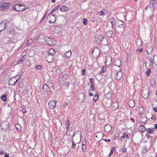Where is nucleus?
I'll list each match as a JSON object with an SVG mask.
<instances>
[{"instance_id": "nucleus-54", "label": "nucleus", "mask_w": 157, "mask_h": 157, "mask_svg": "<svg viewBox=\"0 0 157 157\" xmlns=\"http://www.w3.org/2000/svg\"><path fill=\"white\" fill-rule=\"evenodd\" d=\"M154 3V0H150V5H152V6H153Z\"/></svg>"}, {"instance_id": "nucleus-37", "label": "nucleus", "mask_w": 157, "mask_h": 157, "mask_svg": "<svg viewBox=\"0 0 157 157\" xmlns=\"http://www.w3.org/2000/svg\"><path fill=\"white\" fill-rule=\"evenodd\" d=\"M98 96L99 95L98 94H96L93 97V101H96L97 100Z\"/></svg>"}, {"instance_id": "nucleus-52", "label": "nucleus", "mask_w": 157, "mask_h": 157, "mask_svg": "<svg viewBox=\"0 0 157 157\" xmlns=\"http://www.w3.org/2000/svg\"><path fill=\"white\" fill-rule=\"evenodd\" d=\"M99 50H100L98 48H96L93 50L92 53H93L94 52H96V51H98L99 53Z\"/></svg>"}, {"instance_id": "nucleus-13", "label": "nucleus", "mask_w": 157, "mask_h": 157, "mask_svg": "<svg viewBox=\"0 0 157 157\" xmlns=\"http://www.w3.org/2000/svg\"><path fill=\"white\" fill-rule=\"evenodd\" d=\"M53 56H52L48 55L46 57L45 60L48 63H52L53 62Z\"/></svg>"}, {"instance_id": "nucleus-33", "label": "nucleus", "mask_w": 157, "mask_h": 157, "mask_svg": "<svg viewBox=\"0 0 157 157\" xmlns=\"http://www.w3.org/2000/svg\"><path fill=\"white\" fill-rule=\"evenodd\" d=\"M147 121V118L146 117H142L141 120V122L142 123H144V124H145Z\"/></svg>"}, {"instance_id": "nucleus-59", "label": "nucleus", "mask_w": 157, "mask_h": 157, "mask_svg": "<svg viewBox=\"0 0 157 157\" xmlns=\"http://www.w3.org/2000/svg\"><path fill=\"white\" fill-rule=\"evenodd\" d=\"M86 70L84 69H83L82 70V75H84L86 74Z\"/></svg>"}, {"instance_id": "nucleus-30", "label": "nucleus", "mask_w": 157, "mask_h": 157, "mask_svg": "<svg viewBox=\"0 0 157 157\" xmlns=\"http://www.w3.org/2000/svg\"><path fill=\"white\" fill-rule=\"evenodd\" d=\"M71 51H68L64 55L67 58H68L71 56Z\"/></svg>"}, {"instance_id": "nucleus-2", "label": "nucleus", "mask_w": 157, "mask_h": 157, "mask_svg": "<svg viewBox=\"0 0 157 157\" xmlns=\"http://www.w3.org/2000/svg\"><path fill=\"white\" fill-rule=\"evenodd\" d=\"M44 40L46 43L48 44L51 46H54L56 44V41L55 39L50 37H45Z\"/></svg>"}, {"instance_id": "nucleus-50", "label": "nucleus", "mask_w": 157, "mask_h": 157, "mask_svg": "<svg viewBox=\"0 0 157 157\" xmlns=\"http://www.w3.org/2000/svg\"><path fill=\"white\" fill-rule=\"evenodd\" d=\"M56 72L58 73L59 75H61L62 74V72H61V70L59 68L57 69L56 70Z\"/></svg>"}, {"instance_id": "nucleus-9", "label": "nucleus", "mask_w": 157, "mask_h": 157, "mask_svg": "<svg viewBox=\"0 0 157 157\" xmlns=\"http://www.w3.org/2000/svg\"><path fill=\"white\" fill-rule=\"evenodd\" d=\"M56 101L51 100L48 103V106L51 109H54L56 106Z\"/></svg>"}, {"instance_id": "nucleus-11", "label": "nucleus", "mask_w": 157, "mask_h": 157, "mask_svg": "<svg viewBox=\"0 0 157 157\" xmlns=\"http://www.w3.org/2000/svg\"><path fill=\"white\" fill-rule=\"evenodd\" d=\"M106 60L105 61V64L106 66H109L111 63L112 60V57L109 56H107L106 58Z\"/></svg>"}, {"instance_id": "nucleus-44", "label": "nucleus", "mask_w": 157, "mask_h": 157, "mask_svg": "<svg viewBox=\"0 0 157 157\" xmlns=\"http://www.w3.org/2000/svg\"><path fill=\"white\" fill-rule=\"evenodd\" d=\"M35 68L36 70H40L42 69V66L41 65H38L35 67Z\"/></svg>"}, {"instance_id": "nucleus-51", "label": "nucleus", "mask_w": 157, "mask_h": 157, "mask_svg": "<svg viewBox=\"0 0 157 157\" xmlns=\"http://www.w3.org/2000/svg\"><path fill=\"white\" fill-rule=\"evenodd\" d=\"M94 85H91L90 87V89H91V90L92 91H94L95 90V88L94 87Z\"/></svg>"}, {"instance_id": "nucleus-57", "label": "nucleus", "mask_w": 157, "mask_h": 157, "mask_svg": "<svg viewBox=\"0 0 157 157\" xmlns=\"http://www.w3.org/2000/svg\"><path fill=\"white\" fill-rule=\"evenodd\" d=\"M52 15L53 16V17L54 18V21H52L51 20H50L49 21V22L50 23H54L55 21L56 18H55V16L53 15L52 14Z\"/></svg>"}, {"instance_id": "nucleus-34", "label": "nucleus", "mask_w": 157, "mask_h": 157, "mask_svg": "<svg viewBox=\"0 0 157 157\" xmlns=\"http://www.w3.org/2000/svg\"><path fill=\"white\" fill-rule=\"evenodd\" d=\"M60 10L63 12H67V7L65 6H63L60 9Z\"/></svg>"}, {"instance_id": "nucleus-8", "label": "nucleus", "mask_w": 157, "mask_h": 157, "mask_svg": "<svg viewBox=\"0 0 157 157\" xmlns=\"http://www.w3.org/2000/svg\"><path fill=\"white\" fill-rule=\"evenodd\" d=\"M115 75L117 79L119 80L122 76V74L121 71V70L120 71H114Z\"/></svg>"}, {"instance_id": "nucleus-63", "label": "nucleus", "mask_w": 157, "mask_h": 157, "mask_svg": "<svg viewBox=\"0 0 157 157\" xmlns=\"http://www.w3.org/2000/svg\"><path fill=\"white\" fill-rule=\"evenodd\" d=\"M151 118L152 119H153L154 120H155L156 118L155 116V115H153L152 116Z\"/></svg>"}, {"instance_id": "nucleus-40", "label": "nucleus", "mask_w": 157, "mask_h": 157, "mask_svg": "<svg viewBox=\"0 0 157 157\" xmlns=\"http://www.w3.org/2000/svg\"><path fill=\"white\" fill-rule=\"evenodd\" d=\"M142 43L141 40L139 39H137L136 41V44L137 45H140Z\"/></svg>"}, {"instance_id": "nucleus-58", "label": "nucleus", "mask_w": 157, "mask_h": 157, "mask_svg": "<svg viewBox=\"0 0 157 157\" xmlns=\"http://www.w3.org/2000/svg\"><path fill=\"white\" fill-rule=\"evenodd\" d=\"M70 83L68 82H66L65 83L64 85L65 87H67L69 86Z\"/></svg>"}, {"instance_id": "nucleus-60", "label": "nucleus", "mask_w": 157, "mask_h": 157, "mask_svg": "<svg viewBox=\"0 0 157 157\" xmlns=\"http://www.w3.org/2000/svg\"><path fill=\"white\" fill-rule=\"evenodd\" d=\"M68 102H65L63 103V105L64 107H65L67 106V105H68Z\"/></svg>"}, {"instance_id": "nucleus-19", "label": "nucleus", "mask_w": 157, "mask_h": 157, "mask_svg": "<svg viewBox=\"0 0 157 157\" xmlns=\"http://www.w3.org/2000/svg\"><path fill=\"white\" fill-rule=\"evenodd\" d=\"M111 106L113 108L117 109L118 107V104L117 101H115L112 104Z\"/></svg>"}, {"instance_id": "nucleus-15", "label": "nucleus", "mask_w": 157, "mask_h": 157, "mask_svg": "<svg viewBox=\"0 0 157 157\" xmlns=\"http://www.w3.org/2000/svg\"><path fill=\"white\" fill-rule=\"evenodd\" d=\"M128 104L130 108H133L135 105V103L134 101L131 99L128 102Z\"/></svg>"}, {"instance_id": "nucleus-7", "label": "nucleus", "mask_w": 157, "mask_h": 157, "mask_svg": "<svg viewBox=\"0 0 157 157\" xmlns=\"http://www.w3.org/2000/svg\"><path fill=\"white\" fill-rule=\"evenodd\" d=\"M147 59H148V61H147L145 62V64L146 67H147L146 64H148L150 68H153V64L154 63L153 61L149 57H147Z\"/></svg>"}, {"instance_id": "nucleus-38", "label": "nucleus", "mask_w": 157, "mask_h": 157, "mask_svg": "<svg viewBox=\"0 0 157 157\" xmlns=\"http://www.w3.org/2000/svg\"><path fill=\"white\" fill-rule=\"evenodd\" d=\"M47 85L48 86V87H49V90L51 89H53V87L54 86V85L52 83H49Z\"/></svg>"}, {"instance_id": "nucleus-20", "label": "nucleus", "mask_w": 157, "mask_h": 157, "mask_svg": "<svg viewBox=\"0 0 157 157\" xmlns=\"http://www.w3.org/2000/svg\"><path fill=\"white\" fill-rule=\"evenodd\" d=\"M48 53L49 55L54 56L55 54V52L54 49L51 48L49 49V50L48 51Z\"/></svg>"}, {"instance_id": "nucleus-10", "label": "nucleus", "mask_w": 157, "mask_h": 157, "mask_svg": "<svg viewBox=\"0 0 157 157\" xmlns=\"http://www.w3.org/2000/svg\"><path fill=\"white\" fill-rule=\"evenodd\" d=\"M18 79H16L15 77L11 78L9 80V84L10 85H13L17 82Z\"/></svg>"}, {"instance_id": "nucleus-18", "label": "nucleus", "mask_w": 157, "mask_h": 157, "mask_svg": "<svg viewBox=\"0 0 157 157\" xmlns=\"http://www.w3.org/2000/svg\"><path fill=\"white\" fill-rule=\"evenodd\" d=\"M99 14L101 16L104 15L107 13V11L106 9H103L101 11L99 12Z\"/></svg>"}, {"instance_id": "nucleus-45", "label": "nucleus", "mask_w": 157, "mask_h": 157, "mask_svg": "<svg viewBox=\"0 0 157 157\" xmlns=\"http://www.w3.org/2000/svg\"><path fill=\"white\" fill-rule=\"evenodd\" d=\"M16 128L18 130H20L21 128V126L18 124H17L15 125Z\"/></svg>"}, {"instance_id": "nucleus-28", "label": "nucleus", "mask_w": 157, "mask_h": 157, "mask_svg": "<svg viewBox=\"0 0 157 157\" xmlns=\"http://www.w3.org/2000/svg\"><path fill=\"white\" fill-rule=\"evenodd\" d=\"M146 52L148 54H151L152 52L153 48L152 47H151L150 48H146Z\"/></svg>"}, {"instance_id": "nucleus-55", "label": "nucleus", "mask_w": 157, "mask_h": 157, "mask_svg": "<svg viewBox=\"0 0 157 157\" xmlns=\"http://www.w3.org/2000/svg\"><path fill=\"white\" fill-rule=\"evenodd\" d=\"M23 60V58L21 59H20L17 62V63L18 64H21V62H22Z\"/></svg>"}, {"instance_id": "nucleus-24", "label": "nucleus", "mask_w": 157, "mask_h": 157, "mask_svg": "<svg viewBox=\"0 0 157 157\" xmlns=\"http://www.w3.org/2000/svg\"><path fill=\"white\" fill-rule=\"evenodd\" d=\"M116 63H117L118 65L114 66L113 67H116L117 66L118 67H120L121 64V60L119 59H118L116 60Z\"/></svg>"}, {"instance_id": "nucleus-36", "label": "nucleus", "mask_w": 157, "mask_h": 157, "mask_svg": "<svg viewBox=\"0 0 157 157\" xmlns=\"http://www.w3.org/2000/svg\"><path fill=\"white\" fill-rule=\"evenodd\" d=\"M106 67L105 66L101 68V71L100 73H103L105 72L106 71Z\"/></svg>"}, {"instance_id": "nucleus-22", "label": "nucleus", "mask_w": 157, "mask_h": 157, "mask_svg": "<svg viewBox=\"0 0 157 157\" xmlns=\"http://www.w3.org/2000/svg\"><path fill=\"white\" fill-rule=\"evenodd\" d=\"M60 30V28L58 26L56 27L53 29V32L56 33H59Z\"/></svg>"}, {"instance_id": "nucleus-39", "label": "nucleus", "mask_w": 157, "mask_h": 157, "mask_svg": "<svg viewBox=\"0 0 157 157\" xmlns=\"http://www.w3.org/2000/svg\"><path fill=\"white\" fill-rule=\"evenodd\" d=\"M119 25H118V27H121V28H123V21H119Z\"/></svg>"}, {"instance_id": "nucleus-1", "label": "nucleus", "mask_w": 157, "mask_h": 157, "mask_svg": "<svg viewBox=\"0 0 157 157\" xmlns=\"http://www.w3.org/2000/svg\"><path fill=\"white\" fill-rule=\"evenodd\" d=\"M13 10L16 11L20 12L25 10V7L23 4L18 3L13 6L12 7Z\"/></svg>"}, {"instance_id": "nucleus-62", "label": "nucleus", "mask_w": 157, "mask_h": 157, "mask_svg": "<svg viewBox=\"0 0 157 157\" xmlns=\"http://www.w3.org/2000/svg\"><path fill=\"white\" fill-rule=\"evenodd\" d=\"M103 140H105L106 142H110V140L109 139H103Z\"/></svg>"}, {"instance_id": "nucleus-14", "label": "nucleus", "mask_w": 157, "mask_h": 157, "mask_svg": "<svg viewBox=\"0 0 157 157\" xmlns=\"http://www.w3.org/2000/svg\"><path fill=\"white\" fill-rule=\"evenodd\" d=\"M149 91L147 90H145L142 91L141 94L143 98H147L148 96Z\"/></svg>"}, {"instance_id": "nucleus-26", "label": "nucleus", "mask_w": 157, "mask_h": 157, "mask_svg": "<svg viewBox=\"0 0 157 157\" xmlns=\"http://www.w3.org/2000/svg\"><path fill=\"white\" fill-rule=\"evenodd\" d=\"M113 32L112 31L109 30L107 32L106 35L109 37L112 38L113 36Z\"/></svg>"}, {"instance_id": "nucleus-41", "label": "nucleus", "mask_w": 157, "mask_h": 157, "mask_svg": "<svg viewBox=\"0 0 157 157\" xmlns=\"http://www.w3.org/2000/svg\"><path fill=\"white\" fill-rule=\"evenodd\" d=\"M147 71H146V73L147 76H148L151 73V70L148 68H147Z\"/></svg>"}, {"instance_id": "nucleus-4", "label": "nucleus", "mask_w": 157, "mask_h": 157, "mask_svg": "<svg viewBox=\"0 0 157 157\" xmlns=\"http://www.w3.org/2000/svg\"><path fill=\"white\" fill-rule=\"evenodd\" d=\"M10 4L6 2H2L0 3V9L4 11L10 6Z\"/></svg>"}, {"instance_id": "nucleus-64", "label": "nucleus", "mask_w": 157, "mask_h": 157, "mask_svg": "<svg viewBox=\"0 0 157 157\" xmlns=\"http://www.w3.org/2000/svg\"><path fill=\"white\" fill-rule=\"evenodd\" d=\"M153 109L155 111V112H157V107H153Z\"/></svg>"}, {"instance_id": "nucleus-47", "label": "nucleus", "mask_w": 157, "mask_h": 157, "mask_svg": "<svg viewBox=\"0 0 157 157\" xmlns=\"http://www.w3.org/2000/svg\"><path fill=\"white\" fill-rule=\"evenodd\" d=\"M1 99L3 101H5L7 100V98L6 96L5 95L1 97Z\"/></svg>"}, {"instance_id": "nucleus-25", "label": "nucleus", "mask_w": 157, "mask_h": 157, "mask_svg": "<svg viewBox=\"0 0 157 157\" xmlns=\"http://www.w3.org/2000/svg\"><path fill=\"white\" fill-rule=\"evenodd\" d=\"M112 93L111 92H109L108 93L106 94L105 97L108 99H109L112 98Z\"/></svg>"}, {"instance_id": "nucleus-12", "label": "nucleus", "mask_w": 157, "mask_h": 157, "mask_svg": "<svg viewBox=\"0 0 157 157\" xmlns=\"http://www.w3.org/2000/svg\"><path fill=\"white\" fill-rule=\"evenodd\" d=\"M1 126L2 127V128L8 129L9 128V123L7 121H5L1 123Z\"/></svg>"}, {"instance_id": "nucleus-61", "label": "nucleus", "mask_w": 157, "mask_h": 157, "mask_svg": "<svg viewBox=\"0 0 157 157\" xmlns=\"http://www.w3.org/2000/svg\"><path fill=\"white\" fill-rule=\"evenodd\" d=\"M142 48H140L139 49H137L136 50V52L139 53V52H141L142 51Z\"/></svg>"}, {"instance_id": "nucleus-32", "label": "nucleus", "mask_w": 157, "mask_h": 157, "mask_svg": "<svg viewBox=\"0 0 157 157\" xmlns=\"http://www.w3.org/2000/svg\"><path fill=\"white\" fill-rule=\"evenodd\" d=\"M65 124L66 125V128L67 129V131L68 130V128L69 126V121L68 120H67L66 121Z\"/></svg>"}, {"instance_id": "nucleus-3", "label": "nucleus", "mask_w": 157, "mask_h": 157, "mask_svg": "<svg viewBox=\"0 0 157 157\" xmlns=\"http://www.w3.org/2000/svg\"><path fill=\"white\" fill-rule=\"evenodd\" d=\"M75 134L72 138L71 140H72V147L73 148L75 147V143H78L79 142L80 140L81 136L79 135H76Z\"/></svg>"}, {"instance_id": "nucleus-17", "label": "nucleus", "mask_w": 157, "mask_h": 157, "mask_svg": "<svg viewBox=\"0 0 157 157\" xmlns=\"http://www.w3.org/2000/svg\"><path fill=\"white\" fill-rule=\"evenodd\" d=\"M140 132L144 133L146 130V128L144 125H140L138 127Z\"/></svg>"}, {"instance_id": "nucleus-21", "label": "nucleus", "mask_w": 157, "mask_h": 157, "mask_svg": "<svg viewBox=\"0 0 157 157\" xmlns=\"http://www.w3.org/2000/svg\"><path fill=\"white\" fill-rule=\"evenodd\" d=\"M43 89L45 92H48L50 91L49 87L47 84H44L43 86Z\"/></svg>"}, {"instance_id": "nucleus-53", "label": "nucleus", "mask_w": 157, "mask_h": 157, "mask_svg": "<svg viewBox=\"0 0 157 157\" xmlns=\"http://www.w3.org/2000/svg\"><path fill=\"white\" fill-rule=\"evenodd\" d=\"M87 20L86 18H84L83 20V24L84 25H86L87 24Z\"/></svg>"}, {"instance_id": "nucleus-6", "label": "nucleus", "mask_w": 157, "mask_h": 157, "mask_svg": "<svg viewBox=\"0 0 157 157\" xmlns=\"http://www.w3.org/2000/svg\"><path fill=\"white\" fill-rule=\"evenodd\" d=\"M85 98V96L83 93H80L78 94V102L81 103L84 101Z\"/></svg>"}, {"instance_id": "nucleus-49", "label": "nucleus", "mask_w": 157, "mask_h": 157, "mask_svg": "<svg viewBox=\"0 0 157 157\" xmlns=\"http://www.w3.org/2000/svg\"><path fill=\"white\" fill-rule=\"evenodd\" d=\"M127 148L125 147L121 148L120 150L122 151L123 152H125L127 151Z\"/></svg>"}, {"instance_id": "nucleus-16", "label": "nucleus", "mask_w": 157, "mask_h": 157, "mask_svg": "<svg viewBox=\"0 0 157 157\" xmlns=\"http://www.w3.org/2000/svg\"><path fill=\"white\" fill-rule=\"evenodd\" d=\"M112 129V127L109 124H106L105 127V130L106 132H109Z\"/></svg>"}, {"instance_id": "nucleus-42", "label": "nucleus", "mask_w": 157, "mask_h": 157, "mask_svg": "<svg viewBox=\"0 0 157 157\" xmlns=\"http://www.w3.org/2000/svg\"><path fill=\"white\" fill-rule=\"evenodd\" d=\"M128 134L126 133H124L121 136V137L122 138H128Z\"/></svg>"}, {"instance_id": "nucleus-56", "label": "nucleus", "mask_w": 157, "mask_h": 157, "mask_svg": "<svg viewBox=\"0 0 157 157\" xmlns=\"http://www.w3.org/2000/svg\"><path fill=\"white\" fill-rule=\"evenodd\" d=\"M93 79L91 78H90L89 79V81L90 82V83L91 84V85H93L94 82H93Z\"/></svg>"}, {"instance_id": "nucleus-29", "label": "nucleus", "mask_w": 157, "mask_h": 157, "mask_svg": "<svg viewBox=\"0 0 157 157\" xmlns=\"http://www.w3.org/2000/svg\"><path fill=\"white\" fill-rule=\"evenodd\" d=\"M4 25V22H2L0 23V32L2 31L5 29Z\"/></svg>"}, {"instance_id": "nucleus-43", "label": "nucleus", "mask_w": 157, "mask_h": 157, "mask_svg": "<svg viewBox=\"0 0 157 157\" xmlns=\"http://www.w3.org/2000/svg\"><path fill=\"white\" fill-rule=\"evenodd\" d=\"M59 7V6H56L51 11V13H53V12H54V11L58 9Z\"/></svg>"}, {"instance_id": "nucleus-46", "label": "nucleus", "mask_w": 157, "mask_h": 157, "mask_svg": "<svg viewBox=\"0 0 157 157\" xmlns=\"http://www.w3.org/2000/svg\"><path fill=\"white\" fill-rule=\"evenodd\" d=\"M86 145L85 144H82V149L83 151H85V149L86 148Z\"/></svg>"}, {"instance_id": "nucleus-27", "label": "nucleus", "mask_w": 157, "mask_h": 157, "mask_svg": "<svg viewBox=\"0 0 157 157\" xmlns=\"http://www.w3.org/2000/svg\"><path fill=\"white\" fill-rule=\"evenodd\" d=\"M34 40L32 39L28 40L26 43L27 45L29 46L30 44L34 42Z\"/></svg>"}, {"instance_id": "nucleus-23", "label": "nucleus", "mask_w": 157, "mask_h": 157, "mask_svg": "<svg viewBox=\"0 0 157 157\" xmlns=\"http://www.w3.org/2000/svg\"><path fill=\"white\" fill-rule=\"evenodd\" d=\"M146 130L148 133L150 134H151L154 133V129L153 128L151 127L147 128Z\"/></svg>"}, {"instance_id": "nucleus-35", "label": "nucleus", "mask_w": 157, "mask_h": 157, "mask_svg": "<svg viewBox=\"0 0 157 157\" xmlns=\"http://www.w3.org/2000/svg\"><path fill=\"white\" fill-rule=\"evenodd\" d=\"M153 61L154 64L157 63V55H155L153 57Z\"/></svg>"}, {"instance_id": "nucleus-48", "label": "nucleus", "mask_w": 157, "mask_h": 157, "mask_svg": "<svg viewBox=\"0 0 157 157\" xmlns=\"http://www.w3.org/2000/svg\"><path fill=\"white\" fill-rule=\"evenodd\" d=\"M104 38V37L103 36L100 35L99 36V43H100L101 41L103 40Z\"/></svg>"}, {"instance_id": "nucleus-31", "label": "nucleus", "mask_w": 157, "mask_h": 157, "mask_svg": "<svg viewBox=\"0 0 157 157\" xmlns=\"http://www.w3.org/2000/svg\"><path fill=\"white\" fill-rule=\"evenodd\" d=\"M2 22H4V27H5V28H6L8 27V25L10 24V22L8 21H4Z\"/></svg>"}, {"instance_id": "nucleus-5", "label": "nucleus", "mask_w": 157, "mask_h": 157, "mask_svg": "<svg viewBox=\"0 0 157 157\" xmlns=\"http://www.w3.org/2000/svg\"><path fill=\"white\" fill-rule=\"evenodd\" d=\"M103 136V134L102 133L98 132L95 135L94 139L96 141H99L102 139Z\"/></svg>"}]
</instances>
